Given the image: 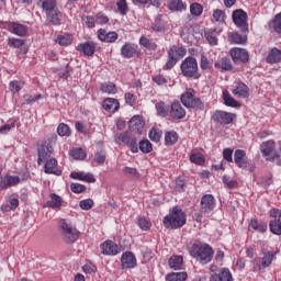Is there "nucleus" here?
I'll list each match as a JSON object with an SVG mask.
<instances>
[{
	"instance_id": "nucleus-1",
	"label": "nucleus",
	"mask_w": 281,
	"mask_h": 281,
	"mask_svg": "<svg viewBox=\"0 0 281 281\" xmlns=\"http://www.w3.org/2000/svg\"><path fill=\"white\" fill-rule=\"evenodd\" d=\"M52 142V138H47L37 147V166H43L44 164L45 175H55V177H60V175H63V170L57 169L58 160L52 157V154L54 153Z\"/></svg>"
},
{
	"instance_id": "nucleus-2",
	"label": "nucleus",
	"mask_w": 281,
	"mask_h": 281,
	"mask_svg": "<svg viewBox=\"0 0 281 281\" xmlns=\"http://www.w3.org/2000/svg\"><path fill=\"white\" fill-rule=\"evenodd\" d=\"M188 251L191 258H194L200 265H210L214 259V248L209 244L195 240L188 245Z\"/></svg>"
},
{
	"instance_id": "nucleus-3",
	"label": "nucleus",
	"mask_w": 281,
	"mask_h": 281,
	"mask_svg": "<svg viewBox=\"0 0 281 281\" xmlns=\"http://www.w3.org/2000/svg\"><path fill=\"white\" fill-rule=\"evenodd\" d=\"M166 229H181L187 223L186 212L179 206H173L162 221Z\"/></svg>"
},
{
	"instance_id": "nucleus-4",
	"label": "nucleus",
	"mask_w": 281,
	"mask_h": 281,
	"mask_svg": "<svg viewBox=\"0 0 281 281\" xmlns=\"http://www.w3.org/2000/svg\"><path fill=\"white\" fill-rule=\"evenodd\" d=\"M58 228L63 240L68 245H72V243H76L80 238V231L67 222V220H60L58 222Z\"/></svg>"
},
{
	"instance_id": "nucleus-5",
	"label": "nucleus",
	"mask_w": 281,
	"mask_h": 281,
	"mask_svg": "<svg viewBox=\"0 0 281 281\" xmlns=\"http://www.w3.org/2000/svg\"><path fill=\"white\" fill-rule=\"evenodd\" d=\"M180 101L186 109H195V111H203L205 109V103H203L201 98L196 97V91L192 88L187 89L180 95Z\"/></svg>"
},
{
	"instance_id": "nucleus-6",
	"label": "nucleus",
	"mask_w": 281,
	"mask_h": 281,
	"mask_svg": "<svg viewBox=\"0 0 281 281\" xmlns=\"http://www.w3.org/2000/svg\"><path fill=\"white\" fill-rule=\"evenodd\" d=\"M181 74L184 78H193L194 80H199L201 78V74L199 72V63L196 58L189 56L186 57L180 65Z\"/></svg>"
},
{
	"instance_id": "nucleus-7",
	"label": "nucleus",
	"mask_w": 281,
	"mask_h": 281,
	"mask_svg": "<svg viewBox=\"0 0 281 281\" xmlns=\"http://www.w3.org/2000/svg\"><path fill=\"white\" fill-rule=\"evenodd\" d=\"M167 54L168 60L162 69H165V71H170V69H172L175 65H177V63H179V60H181V58L188 54V50L183 48V46L173 45L169 48Z\"/></svg>"
},
{
	"instance_id": "nucleus-8",
	"label": "nucleus",
	"mask_w": 281,
	"mask_h": 281,
	"mask_svg": "<svg viewBox=\"0 0 281 281\" xmlns=\"http://www.w3.org/2000/svg\"><path fill=\"white\" fill-rule=\"evenodd\" d=\"M234 161L237 168H241V170H248L249 172H254V170H256V166L251 160L247 159V151L244 149L235 150Z\"/></svg>"
},
{
	"instance_id": "nucleus-9",
	"label": "nucleus",
	"mask_w": 281,
	"mask_h": 281,
	"mask_svg": "<svg viewBox=\"0 0 281 281\" xmlns=\"http://www.w3.org/2000/svg\"><path fill=\"white\" fill-rule=\"evenodd\" d=\"M262 258H255L252 259L251 263L254 265V270H262L271 267L273 260H276V251L269 250V251H262Z\"/></svg>"
},
{
	"instance_id": "nucleus-10",
	"label": "nucleus",
	"mask_w": 281,
	"mask_h": 281,
	"mask_svg": "<svg viewBox=\"0 0 281 281\" xmlns=\"http://www.w3.org/2000/svg\"><path fill=\"white\" fill-rule=\"evenodd\" d=\"M233 23L240 30V32H249V23L247 12L243 9H236L232 13Z\"/></svg>"
},
{
	"instance_id": "nucleus-11",
	"label": "nucleus",
	"mask_w": 281,
	"mask_h": 281,
	"mask_svg": "<svg viewBox=\"0 0 281 281\" xmlns=\"http://www.w3.org/2000/svg\"><path fill=\"white\" fill-rule=\"evenodd\" d=\"M269 229L274 236H281V209L270 210Z\"/></svg>"
},
{
	"instance_id": "nucleus-12",
	"label": "nucleus",
	"mask_w": 281,
	"mask_h": 281,
	"mask_svg": "<svg viewBox=\"0 0 281 281\" xmlns=\"http://www.w3.org/2000/svg\"><path fill=\"white\" fill-rule=\"evenodd\" d=\"M139 54H142V49H139V46L137 44L125 43L121 47L122 58H137L139 57Z\"/></svg>"
},
{
	"instance_id": "nucleus-13",
	"label": "nucleus",
	"mask_w": 281,
	"mask_h": 281,
	"mask_svg": "<svg viewBox=\"0 0 281 281\" xmlns=\"http://www.w3.org/2000/svg\"><path fill=\"white\" fill-rule=\"evenodd\" d=\"M235 117L236 114L222 110H216L212 115L213 122H216L217 124H232Z\"/></svg>"
},
{
	"instance_id": "nucleus-14",
	"label": "nucleus",
	"mask_w": 281,
	"mask_h": 281,
	"mask_svg": "<svg viewBox=\"0 0 281 281\" xmlns=\"http://www.w3.org/2000/svg\"><path fill=\"white\" fill-rule=\"evenodd\" d=\"M101 254L103 256H117L122 249L115 244V241L108 239L100 245Z\"/></svg>"
},
{
	"instance_id": "nucleus-15",
	"label": "nucleus",
	"mask_w": 281,
	"mask_h": 281,
	"mask_svg": "<svg viewBox=\"0 0 281 281\" xmlns=\"http://www.w3.org/2000/svg\"><path fill=\"white\" fill-rule=\"evenodd\" d=\"M137 267V258L132 251H125L121 256V268L122 269H135Z\"/></svg>"
},
{
	"instance_id": "nucleus-16",
	"label": "nucleus",
	"mask_w": 281,
	"mask_h": 281,
	"mask_svg": "<svg viewBox=\"0 0 281 281\" xmlns=\"http://www.w3.org/2000/svg\"><path fill=\"white\" fill-rule=\"evenodd\" d=\"M97 36L101 43H115L120 35L115 31H106L104 29H99L97 31Z\"/></svg>"
},
{
	"instance_id": "nucleus-17",
	"label": "nucleus",
	"mask_w": 281,
	"mask_h": 281,
	"mask_svg": "<svg viewBox=\"0 0 281 281\" xmlns=\"http://www.w3.org/2000/svg\"><path fill=\"white\" fill-rule=\"evenodd\" d=\"M229 54L235 63H249V52L245 48H232Z\"/></svg>"
},
{
	"instance_id": "nucleus-18",
	"label": "nucleus",
	"mask_w": 281,
	"mask_h": 281,
	"mask_svg": "<svg viewBox=\"0 0 281 281\" xmlns=\"http://www.w3.org/2000/svg\"><path fill=\"white\" fill-rule=\"evenodd\" d=\"M216 207V199L212 194H205L201 199V210L210 214Z\"/></svg>"
},
{
	"instance_id": "nucleus-19",
	"label": "nucleus",
	"mask_w": 281,
	"mask_h": 281,
	"mask_svg": "<svg viewBox=\"0 0 281 281\" xmlns=\"http://www.w3.org/2000/svg\"><path fill=\"white\" fill-rule=\"evenodd\" d=\"M21 183V178L19 176H4L0 181V190H8L9 188H14Z\"/></svg>"
},
{
	"instance_id": "nucleus-20",
	"label": "nucleus",
	"mask_w": 281,
	"mask_h": 281,
	"mask_svg": "<svg viewBox=\"0 0 281 281\" xmlns=\"http://www.w3.org/2000/svg\"><path fill=\"white\" fill-rule=\"evenodd\" d=\"M170 115L173 120H183L186 117V109H183L181 102L175 101L171 103Z\"/></svg>"
},
{
	"instance_id": "nucleus-21",
	"label": "nucleus",
	"mask_w": 281,
	"mask_h": 281,
	"mask_svg": "<svg viewBox=\"0 0 281 281\" xmlns=\"http://www.w3.org/2000/svg\"><path fill=\"white\" fill-rule=\"evenodd\" d=\"M8 30L11 34H15V36H27V26L19 22H9Z\"/></svg>"
},
{
	"instance_id": "nucleus-22",
	"label": "nucleus",
	"mask_w": 281,
	"mask_h": 281,
	"mask_svg": "<svg viewBox=\"0 0 281 281\" xmlns=\"http://www.w3.org/2000/svg\"><path fill=\"white\" fill-rule=\"evenodd\" d=\"M210 281H234V277L227 268H222L220 273H213L210 277Z\"/></svg>"
},
{
	"instance_id": "nucleus-23",
	"label": "nucleus",
	"mask_w": 281,
	"mask_h": 281,
	"mask_svg": "<svg viewBox=\"0 0 281 281\" xmlns=\"http://www.w3.org/2000/svg\"><path fill=\"white\" fill-rule=\"evenodd\" d=\"M77 52L85 56H93L95 54V44L93 42H85L76 46Z\"/></svg>"
},
{
	"instance_id": "nucleus-24",
	"label": "nucleus",
	"mask_w": 281,
	"mask_h": 281,
	"mask_svg": "<svg viewBox=\"0 0 281 281\" xmlns=\"http://www.w3.org/2000/svg\"><path fill=\"white\" fill-rule=\"evenodd\" d=\"M102 106L108 113H117V111H120V101L114 98H106L104 99Z\"/></svg>"
},
{
	"instance_id": "nucleus-25",
	"label": "nucleus",
	"mask_w": 281,
	"mask_h": 281,
	"mask_svg": "<svg viewBox=\"0 0 281 281\" xmlns=\"http://www.w3.org/2000/svg\"><path fill=\"white\" fill-rule=\"evenodd\" d=\"M70 179L77 181H86V183H95V177L92 173H85L82 171H74L70 173Z\"/></svg>"
},
{
	"instance_id": "nucleus-26",
	"label": "nucleus",
	"mask_w": 281,
	"mask_h": 281,
	"mask_svg": "<svg viewBox=\"0 0 281 281\" xmlns=\"http://www.w3.org/2000/svg\"><path fill=\"white\" fill-rule=\"evenodd\" d=\"M266 63H268V65L281 63V50L276 47L271 48L266 57Z\"/></svg>"
},
{
	"instance_id": "nucleus-27",
	"label": "nucleus",
	"mask_w": 281,
	"mask_h": 281,
	"mask_svg": "<svg viewBox=\"0 0 281 281\" xmlns=\"http://www.w3.org/2000/svg\"><path fill=\"white\" fill-rule=\"evenodd\" d=\"M144 119L142 116L136 115L133 116L128 123L130 131H133L134 133H139L142 128H144Z\"/></svg>"
},
{
	"instance_id": "nucleus-28",
	"label": "nucleus",
	"mask_w": 281,
	"mask_h": 281,
	"mask_svg": "<svg viewBox=\"0 0 281 281\" xmlns=\"http://www.w3.org/2000/svg\"><path fill=\"white\" fill-rule=\"evenodd\" d=\"M215 69H222V71H232L234 65H232V59L229 57H222L214 64Z\"/></svg>"
},
{
	"instance_id": "nucleus-29",
	"label": "nucleus",
	"mask_w": 281,
	"mask_h": 281,
	"mask_svg": "<svg viewBox=\"0 0 281 281\" xmlns=\"http://www.w3.org/2000/svg\"><path fill=\"white\" fill-rule=\"evenodd\" d=\"M221 35V31L217 29H211L204 33V37L206 38L209 45H218V36Z\"/></svg>"
},
{
	"instance_id": "nucleus-30",
	"label": "nucleus",
	"mask_w": 281,
	"mask_h": 281,
	"mask_svg": "<svg viewBox=\"0 0 281 281\" xmlns=\"http://www.w3.org/2000/svg\"><path fill=\"white\" fill-rule=\"evenodd\" d=\"M233 94L236 98L247 99L249 98V87L247 85L239 82L235 89H233Z\"/></svg>"
},
{
	"instance_id": "nucleus-31",
	"label": "nucleus",
	"mask_w": 281,
	"mask_h": 281,
	"mask_svg": "<svg viewBox=\"0 0 281 281\" xmlns=\"http://www.w3.org/2000/svg\"><path fill=\"white\" fill-rule=\"evenodd\" d=\"M168 265L173 271H180V269H183V257L179 255L171 256Z\"/></svg>"
},
{
	"instance_id": "nucleus-32",
	"label": "nucleus",
	"mask_w": 281,
	"mask_h": 281,
	"mask_svg": "<svg viewBox=\"0 0 281 281\" xmlns=\"http://www.w3.org/2000/svg\"><path fill=\"white\" fill-rule=\"evenodd\" d=\"M38 8H42V10L45 11V14H49L50 12H54V10H57L56 8V1L55 0H41L37 2Z\"/></svg>"
},
{
	"instance_id": "nucleus-33",
	"label": "nucleus",
	"mask_w": 281,
	"mask_h": 281,
	"mask_svg": "<svg viewBox=\"0 0 281 281\" xmlns=\"http://www.w3.org/2000/svg\"><path fill=\"white\" fill-rule=\"evenodd\" d=\"M260 150H261L263 157H269V155H271V153H273V150H276V142L273 139L263 142L260 145Z\"/></svg>"
},
{
	"instance_id": "nucleus-34",
	"label": "nucleus",
	"mask_w": 281,
	"mask_h": 281,
	"mask_svg": "<svg viewBox=\"0 0 281 281\" xmlns=\"http://www.w3.org/2000/svg\"><path fill=\"white\" fill-rule=\"evenodd\" d=\"M63 205V198L56 193L50 194V200L46 202L45 207H52V210H58Z\"/></svg>"
},
{
	"instance_id": "nucleus-35",
	"label": "nucleus",
	"mask_w": 281,
	"mask_h": 281,
	"mask_svg": "<svg viewBox=\"0 0 281 281\" xmlns=\"http://www.w3.org/2000/svg\"><path fill=\"white\" fill-rule=\"evenodd\" d=\"M228 38L233 45H247V36L237 32L229 33Z\"/></svg>"
},
{
	"instance_id": "nucleus-36",
	"label": "nucleus",
	"mask_w": 281,
	"mask_h": 281,
	"mask_svg": "<svg viewBox=\"0 0 281 281\" xmlns=\"http://www.w3.org/2000/svg\"><path fill=\"white\" fill-rule=\"evenodd\" d=\"M179 142V134L176 131L165 133V146H175Z\"/></svg>"
},
{
	"instance_id": "nucleus-37",
	"label": "nucleus",
	"mask_w": 281,
	"mask_h": 281,
	"mask_svg": "<svg viewBox=\"0 0 281 281\" xmlns=\"http://www.w3.org/2000/svg\"><path fill=\"white\" fill-rule=\"evenodd\" d=\"M223 100H224L225 106H231L232 109H238V106H240V103H238V101H236V99H234L229 94V91L227 90L223 91Z\"/></svg>"
},
{
	"instance_id": "nucleus-38",
	"label": "nucleus",
	"mask_w": 281,
	"mask_h": 281,
	"mask_svg": "<svg viewBox=\"0 0 281 281\" xmlns=\"http://www.w3.org/2000/svg\"><path fill=\"white\" fill-rule=\"evenodd\" d=\"M55 43H57L61 47H69V45L74 43V36H71L70 34L57 35L55 37Z\"/></svg>"
},
{
	"instance_id": "nucleus-39",
	"label": "nucleus",
	"mask_w": 281,
	"mask_h": 281,
	"mask_svg": "<svg viewBox=\"0 0 281 281\" xmlns=\"http://www.w3.org/2000/svg\"><path fill=\"white\" fill-rule=\"evenodd\" d=\"M188 4L183 3L182 0H170L168 3V9L171 12H181V10H187Z\"/></svg>"
},
{
	"instance_id": "nucleus-40",
	"label": "nucleus",
	"mask_w": 281,
	"mask_h": 281,
	"mask_svg": "<svg viewBox=\"0 0 281 281\" xmlns=\"http://www.w3.org/2000/svg\"><path fill=\"white\" fill-rule=\"evenodd\" d=\"M46 16L47 21H49L52 25H60V18L63 16V14L60 13V11H58V9L50 11V13H47Z\"/></svg>"
},
{
	"instance_id": "nucleus-41",
	"label": "nucleus",
	"mask_w": 281,
	"mask_h": 281,
	"mask_svg": "<svg viewBox=\"0 0 281 281\" xmlns=\"http://www.w3.org/2000/svg\"><path fill=\"white\" fill-rule=\"evenodd\" d=\"M154 32H166V23H164V15L158 14L153 24Z\"/></svg>"
},
{
	"instance_id": "nucleus-42",
	"label": "nucleus",
	"mask_w": 281,
	"mask_h": 281,
	"mask_svg": "<svg viewBox=\"0 0 281 281\" xmlns=\"http://www.w3.org/2000/svg\"><path fill=\"white\" fill-rule=\"evenodd\" d=\"M101 91L102 93H108L109 95L117 93V87L115 83L108 81L101 83Z\"/></svg>"
},
{
	"instance_id": "nucleus-43",
	"label": "nucleus",
	"mask_w": 281,
	"mask_h": 281,
	"mask_svg": "<svg viewBox=\"0 0 281 281\" xmlns=\"http://www.w3.org/2000/svg\"><path fill=\"white\" fill-rule=\"evenodd\" d=\"M188 280L187 272H171L166 276V281H186Z\"/></svg>"
},
{
	"instance_id": "nucleus-44",
	"label": "nucleus",
	"mask_w": 281,
	"mask_h": 281,
	"mask_svg": "<svg viewBox=\"0 0 281 281\" xmlns=\"http://www.w3.org/2000/svg\"><path fill=\"white\" fill-rule=\"evenodd\" d=\"M137 225L143 232H148L150 227H153V222L148 220V217L145 216H138L137 217Z\"/></svg>"
},
{
	"instance_id": "nucleus-45",
	"label": "nucleus",
	"mask_w": 281,
	"mask_h": 281,
	"mask_svg": "<svg viewBox=\"0 0 281 281\" xmlns=\"http://www.w3.org/2000/svg\"><path fill=\"white\" fill-rule=\"evenodd\" d=\"M250 227L260 234H265L268 229V225L265 222H258V220H251Z\"/></svg>"
},
{
	"instance_id": "nucleus-46",
	"label": "nucleus",
	"mask_w": 281,
	"mask_h": 281,
	"mask_svg": "<svg viewBox=\"0 0 281 281\" xmlns=\"http://www.w3.org/2000/svg\"><path fill=\"white\" fill-rule=\"evenodd\" d=\"M138 149H140V153L148 155V153H153V144L148 139H142L138 143Z\"/></svg>"
},
{
	"instance_id": "nucleus-47",
	"label": "nucleus",
	"mask_w": 281,
	"mask_h": 281,
	"mask_svg": "<svg viewBox=\"0 0 281 281\" xmlns=\"http://www.w3.org/2000/svg\"><path fill=\"white\" fill-rule=\"evenodd\" d=\"M70 155L72 156V158L79 161L87 159V151L82 148H72L70 150Z\"/></svg>"
},
{
	"instance_id": "nucleus-48",
	"label": "nucleus",
	"mask_w": 281,
	"mask_h": 281,
	"mask_svg": "<svg viewBox=\"0 0 281 281\" xmlns=\"http://www.w3.org/2000/svg\"><path fill=\"white\" fill-rule=\"evenodd\" d=\"M190 161L196 166H203L205 164V157L201 153H193L190 155Z\"/></svg>"
},
{
	"instance_id": "nucleus-49",
	"label": "nucleus",
	"mask_w": 281,
	"mask_h": 281,
	"mask_svg": "<svg viewBox=\"0 0 281 281\" xmlns=\"http://www.w3.org/2000/svg\"><path fill=\"white\" fill-rule=\"evenodd\" d=\"M132 136L131 134H128V132L120 133L116 136V144H119L120 146H122V144H124V146H127Z\"/></svg>"
},
{
	"instance_id": "nucleus-50",
	"label": "nucleus",
	"mask_w": 281,
	"mask_h": 281,
	"mask_svg": "<svg viewBox=\"0 0 281 281\" xmlns=\"http://www.w3.org/2000/svg\"><path fill=\"white\" fill-rule=\"evenodd\" d=\"M57 133L60 137H69L71 135V128L65 123H60L57 127Z\"/></svg>"
},
{
	"instance_id": "nucleus-51",
	"label": "nucleus",
	"mask_w": 281,
	"mask_h": 281,
	"mask_svg": "<svg viewBox=\"0 0 281 281\" xmlns=\"http://www.w3.org/2000/svg\"><path fill=\"white\" fill-rule=\"evenodd\" d=\"M116 8L122 16H126L128 14V4L126 3V0H117Z\"/></svg>"
},
{
	"instance_id": "nucleus-52",
	"label": "nucleus",
	"mask_w": 281,
	"mask_h": 281,
	"mask_svg": "<svg viewBox=\"0 0 281 281\" xmlns=\"http://www.w3.org/2000/svg\"><path fill=\"white\" fill-rule=\"evenodd\" d=\"M156 111L160 117H168V109H166V102L160 101L156 103Z\"/></svg>"
},
{
	"instance_id": "nucleus-53",
	"label": "nucleus",
	"mask_w": 281,
	"mask_h": 281,
	"mask_svg": "<svg viewBox=\"0 0 281 281\" xmlns=\"http://www.w3.org/2000/svg\"><path fill=\"white\" fill-rule=\"evenodd\" d=\"M9 47H13L14 49H20V47H23L25 45V41L16 37H11L8 40Z\"/></svg>"
},
{
	"instance_id": "nucleus-54",
	"label": "nucleus",
	"mask_w": 281,
	"mask_h": 281,
	"mask_svg": "<svg viewBox=\"0 0 281 281\" xmlns=\"http://www.w3.org/2000/svg\"><path fill=\"white\" fill-rule=\"evenodd\" d=\"M213 19H214V21H217L218 23H225L227 15L225 14V11H223L221 9H216L213 11Z\"/></svg>"
},
{
	"instance_id": "nucleus-55",
	"label": "nucleus",
	"mask_w": 281,
	"mask_h": 281,
	"mask_svg": "<svg viewBox=\"0 0 281 281\" xmlns=\"http://www.w3.org/2000/svg\"><path fill=\"white\" fill-rule=\"evenodd\" d=\"M190 12L192 16H201V14H203V5H201V3L194 2L190 5Z\"/></svg>"
},
{
	"instance_id": "nucleus-56",
	"label": "nucleus",
	"mask_w": 281,
	"mask_h": 281,
	"mask_svg": "<svg viewBox=\"0 0 281 281\" xmlns=\"http://www.w3.org/2000/svg\"><path fill=\"white\" fill-rule=\"evenodd\" d=\"M123 172L127 177H132V179H139L140 177L139 171H137V169L133 167H124Z\"/></svg>"
},
{
	"instance_id": "nucleus-57",
	"label": "nucleus",
	"mask_w": 281,
	"mask_h": 281,
	"mask_svg": "<svg viewBox=\"0 0 281 281\" xmlns=\"http://www.w3.org/2000/svg\"><path fill=\"white\" fill-rule=\"evenodd\" d=\"M71 74H74V68H71L69 65H66L64 69L58 71V77L67 80V78H70Z\"/></svg>"
},
{
	"instance_id": "nucleus-58",
	"label": "nucleus",
	"mask_w": 281,
	"mask_h": 281,
	"mask_svg": "<svg viewBox=\"0 0 281 281\" xmlns=\"http://www.w3.org/2000/svg\"><path fill=\"white\" fill-rule=\"evenodd\" d=\"M9 89L11 93H19L23 89V82L19 80H13L9 83Z\"/></svg>"
},
{
	"instance_id": "nucleus-59",
	"label": "nucleus",
	"mask_w": 281,
	"mask_h": 281,
	"mask_svg": "<svg viewBox=\"0 0 281 281\" xmlns=\"http://www.w3.org/2000/svg\"><path fill=\"white\" fill-rule=\"evenodd\" d=\"M94 21L97 25H106L109 23V16H106L104 13L99 12L94 15Z\"/></svg>"
},
{
	"instance_id": "nucleus-60",
	"label": "nucleus",
	"mask_w": 281,
	"mask_h": 281,
	"mask_svg": "<svg viewBox=\"0 0 281 281\" xmlns=\"http://www.w3.org/2000/svg\"><path fill=\"white\" fill-rule=\"evenodd\" d=\"M82 21L89 30H93L95 27V16L92 15H83Z\"/></svg>"
},
{
	"instance_id": "nucleus-61",
	"label": "nucleus",
	"mask_w": 281,
	"mask_h": 281,
	"mask_svg": "<svg viewBox=\"0 0 281 281\" xmlns=\"http://www.w3.org/2000/svg\"><path fill=\"white\" fill-rule=\"evenodd\" d=\"M148 136H149V139L151 140V142H160L161 140V131H159V130H157V128H151L150 131H149V134H148Z\"/></svg>"
},
{
	"instance_id": "nucleus-62",
	"label": "nucleus",
	"mask_w": 281,
	"mask_h": 281,
	"mask_svg": "<svg viewBox=\"0 0 281 281\" xmlns=\"http://www.w3.org/2000/svg\"><path fill=\"white\" fill-rule=\"evenodd\" d=\"M272 27L277 34H281V12L272 20Z\"/></svg>"
},
{
	"instance_id": "nucleus-63",
	"label": "nucleus",
	"mask_w": 281,
	"mask_h": 281,
	"mask_svg": "<svg viewBox=\"0 0 281 281\" xmlns=\"http://www.w3.org/2000/svg\"><path fill=\"white\" fill-rule=\"evenodd\" d=\"M43 98L42 94H24V103L25 104H34L37 100Z\"/></svg>"
},
{
	"instance_id": "nucleus-64",
	"label": "nucleus",
	"mask_w": 281,
	"mask_h": 281,
	"mask_svg": "<svg viewBox=\"0 0 281 281\" xmlns=\"http://www.w3.org/2000/svg\"><path fill=\"white\" fill-rule=\"evenodd\" d=\"M200 67L203 71H206V69H210L212 67V61L207 59V56L205 55L201 56Z\"/></svg>"
}]
</instances>
